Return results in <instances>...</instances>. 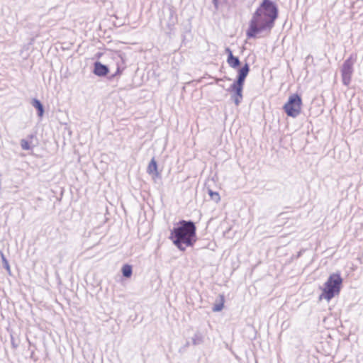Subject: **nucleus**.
<instances>
[{"label": "nucleus", "instance_id": "obj_16", "mask_svg": "<svg viewBox=\"0 0 363 363\" xmlns=\"http://www.w3.org/2000/svg\"><path fill=\"white\" fill-rule=\"evenodd\" d=\"M209 195L212 199L219 201L220 199V195L218 192H213L211 190L209 191Z\"/></svg>", "mask_w": 363, "mask_h": 363}, {"label": "nucleus", "instance_id": "obj_10", "mask_svg": "<svg viewBox=\"0 0 363 363\" xmlns=\"http://www.w3.org/2000/svg\"><path fill=\"white\" fill-rule=\"evenodd\" d=\"M147 172L150 175H152L153 177H159L160 173L157 170V164L155 158H152L150 162L147 166Z\"/></svg>", "mask_w": 363, "mask_h": 363}, {"label": "nucleus", "instance_id": "obj_3", "mask_svg": "<svg viewBox=\"0 0 363 363\" xmlns=\"http://www.w3.org/2000/svg\"><path fill=\"white\" fill-rule=\"evenodd\" d=\"M274 25L255 11L250 21L248 28L246 30V36L247 38H256L259 33L265 30H270Z\"/></svg>", "mask_w": 363, "mask_h": 363}, {"label": "nucleus", "instance_id": "obj_2", "mask_svg": "<svg viewBox=\"0 0 363 363\" xmlns=\"http://www.w3.org/2000/svg\"><path fill=\"white\" fill-rule=\"evenodd\" d=\"M342 281L343 280L340 273L331 274L324 284V287L320 295V299H325L330 301L335 296L339 295L342 289Z\"/></svg>", "mask_w": 363, "mask_h": 363}, {"label": "nucleus", "instance_id": "obj_14", "mask_svg": "<svg viewBox=\"0 0 363 363\" xmlns=\"http://www.w3.org/2000/svg\"><path fill=\"white\" fill-rule=\"evenodd\" d=\"M122 273L125 277H130L132 275V267L130 264H124L122 267Z\"/></svg>", "mask_w": 363, "mask_h": 363}, {"label": "nucleus", "instance_id": "obj_4", "mask_svg": "<svg viewBox=\"0 0 363 363\" xmlns=\"http://www.w3.org/2000/svg\"><path fill=\"white\" fill-rule=\"evenodd\" d=\"M250 72L248 64H245L238 70V76L235 82L230 86V89L235 92L233 99L236 105H239L242 98V88L246 77Z\"/></svg>", "mask_w": 363, "mask_h": 363}, {"label": "nucleus", "instance_id": "obj_13", "mask_svg": "<svg viewBox=\"0 0 363 363\" xmlns=\"http://www.w3.org/2000/svg\"><path fill=\"white\" fill-rule=\"evenodd\" d=\"M32 104L38 110V116L40 117H42L43 115L44 110L43 106L40 102V101H38V99H33L32 101Z\"/></svg>", "mask_w": 363, "mask_h": 363}, {"label": "nucleus", "instance_id": "obj_6", "mask_svg": "<svg viewBox=\"0 0 363 363\" xmlns=\"http://www.w3.org/2000/svg\"><path fill=\"white\" fill-rule=\"evenodd\" d=\"M256 11L273 24L278 17L277 7L271 0H263Z\"/></svg>", "mask_w": 363, "mask_h": 363}, {"label": "nucleus", "instance_id": "obj_1", "mask_svg": "<svg viewBox=\"0 0 363 363\" xmlns=\"http://www.w3.org/2000/svg\"><path fill=\"white\" fill-rule=\"evenodd\" d=\"M196 228L191 221L181 220L171 231L170 240L180 250L193 246L196 241Z\"/></svg>", "mask_w": 363, "mask_h": 363}, {"label": "nucleus", "instance_id": "obj_7", "mask_svg": "<svg viewBox=\"0 0 363 363\" xmlns=\"http://www.w3.org/2000/svg\"><path fill=\"white\" fill-rule=\"evenodd\" d=\"M354 62V60L352 58V57H350L344 62L341 69L342 82L346 86L350 85L352 80Z\"/></svg>", "mask_w": 363, "mask_h": 363}, {"label": "nucleus", "instance_id": "obj_9", "mask_svg": "<svg viewBox=\"0 0 363 363\" xmlns=\"http://www.w3.org/2000/svg\"><path fill=\"white\" fill-rule=\"evenodd\" d=\"M94 73L100 77L106 76L108 73V69L106 65L97 62L94 64Z\"/></svg>", "mask_w": 363, "mask_h": 363}, {"label": "nucleus", "instance_id": "obj_12", "mask_svg": "<svg viewBox=\"0 0 363 363\" xmlns=\"http://www.w3.org/2000/svg\"><path fill=\"white\" fill-rule=\"evenodd\" d=\"M34 136L33 135H30L29 136V140H21V147L23 150H28L30 149H31L32 146H31V142H32V140L33 139Z\"/></svg>", "mask_w": 363, "mask_h": 363}, {"label": "nucleus", "instance_id": "obj_15", "mask_svg": "<svg viewBox=\"0 0 363 363\" xmlns=\"http://www.w3.org/2000/svg\"><path fill=\"white\" fill-rule=\"evenodd\" d=\"M123 70H124V68L121 67V66L120 65L119 62H116V71L113 74L112 77H117V76H121L123 74Z\"/></svg>", "mask_w": 363, "mask_h": 363}, {"label": "nucleus", "instance_id": "obj_11", "mask_svg": "<svg viewBox=\"0 0 363 363\" xmlns=\"http://www.w3.org/2000/svg\"><path fill=\"white\" fill-rule=\"evenodd\" d=\"M225 298L223 295H220L218 302L213 306V311L214 312L220 311L224 307Z\"/></svg>", "mask_w": 363, "mask_h": 363}, {"label": "nucleus", "instance_id": "obj_8", "mask_svg": "<svg viewBox=\"0 0 363 363\" xmlns=\"http://www.w3.org/2000/svg\"><path fill=\"white\" fill-rule=\"evenodd\" d=\"M225 52L228 54L227 62L228 65L233 69L237 68L240 64L238 57L233 55V52L229 48L225 49Z\"/></svg>", "mask_w": 363, "mask_h": 363}, {"label": "nucleus", "instance_id": "obj_5", "mask_svg": "<svg viewBox=\"0 0 363 363\" xmlns=\"http://www.w3.org/2000/svg\"><path fill=\"white\" fill-rule=\"evenodd\" d=\"M283 108L289 117L296 118L298 116L302 108V99L297 94H291L286 103L284 105Z\"/></svg>", "mask_w": 363, "mask_h": 363}]
</instances>
